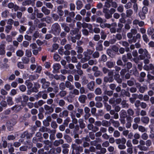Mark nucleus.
Returning a JSON list of instances; mask_svg holds the SVG:
<instances>
[{
	"instance_id": "obj_3",
	"label": "nucleus",
	"mask_w": 154,
	"mask_h": 154,
	"mask_svg": "<svg viewBox=\"0 0 154 154\" xmlns=\"http://www.w3.org/2000/svg\"><path fill=\"white\" fill-rule=\"evenodd\" d=\"M104 7L109 8L112 7L114 8H117L118 4L117 2L113 1V0H106L104 3Z\"/></svg>"
},
{
	"instance_id": "obj_7",
	"label": "nucleus",
	"mask_w": 154,
	"mask_h": 154,
	"mask_svg": "<svg viewBox=\"0 0 154 154\" xmlns=\"http://www.w3.org/2000/svg\"><path fill=\"white\" fill-rule=\"evenodd\" d=\"M6 42L5 41L3 40L0 44V55H3L5 53V47Z\"/></svg>"
},
{
	"instance_id": "obj_19",
	"label": "nucleus",
	"mask_w": 154,
	"mask_h": 154,
	"mask_svg": "<svg viewBox=\"0 0 154 154\" xmlns=\"http://www.w3.org/2000/svg\"><path fill=\"white\" fill-rule=\"evenodd\" d=\"M48 132L49 133H51L49 135V139L51 140H54L55 139V134L56 132V130H50Z\"/></svg>"
},
{
	"instance_id": "obj_12",
	"label": "nucleus",
	"mask_w": 154,
	"mask_h": 154,
	"mask_svg": "<svg viewBox=\"0 0 154 154\" xmlns=\"http://www.w3.org/2000/svg\"><path fill=\"white\" fill-rule=\"evenodd\" d=\"M87 128L89 130L92 131L93 132H95L99 130V128L96 126H94L91 124H89L87 125Z\"/></svg>"
},
{
	"instance_id": "obj_23",
	"label": "nucleus",
	"mask_w": 154,
	"mask_h": 154,
	"mask_svg": "<svg viewBox=\"0 0 154 154\" xmlns=\"http://www.w3.org/2000/svg\"><path fill=\"white\" fill-rule=\"evenodd\" d=\"M8 126V129L9 131H12L13 129L12 126L16 124L15 122L12 123L11 121H8L7 123Z\"/></svg>"
},
{
	"instance_id": "obj_60",
	"label": "nucleus",
	"mask_w": 154,
	"mask_h": 154,
	"mask_svg": "<svg viewBox=\"0 0 154 154\" xmlns=\"http://www.w3.org/2000/svg\"><path fill=\"white\" fill-rule=\"evenodd\" d=\"M123 25L122 23H119L118 24V28L117 29L116 32L120 33L122 31V29L123 27Z\"/></svg>"
},
{
	"instance_id": "obj_40",
	"label": "nucleus",
	"mask_w": 154,
	"mask_h": 154,
	"mask_svg": "<svg viewBox=\"0 0 154 154\" xmlns=\"http://www.w3.org/2000/svg\"><path fill=\"white\" fill-rule=\"evenodd\" d=\"M39 141L43 142L46 145H49L51 144V142L48 140L46 139L44 140H43L42 137L39 138Z\"/></svg>"
},
{
	"instance_id": "obj_54",
	"label": "nucleus",
	"mask_w": 154,
	"mask_h": 154,
	"mask_svg": "<svg viewBox=\"0 0 154 154\" xmlns=\"http://www.w3.org/2000/svg\"><path fill=\"white\" fill-rule=\"evenodd\" d=\"M51 128L54 130L56 129L58 127V125L55 121H52L51 123Z\"/></svg>"
},
{
	"instance_id": "obj_45",
	"label": "nucleus",
	"mask_w": 154,
	"mask_h": 154,
	"mask_svg": "<svg viewBox=\"0 0 154 154\" xmlns=\"http://www.w3.org/2000/svg\"><path fill=\"white\" fill-rule=\"evenodd\" d=\"M39 75L36 74L35 75H30L29 76V80L31 81H33L37 79L39 77Z\"/></svg>"
},
{
	"instance_id": "obj_42",
	"label": "nucleus",
	"mask_w": 154,
	"mask_h": 154,
	"mask_svg": "<svg viewBox=\"0 0 154 154\" xmlns=\"http://www.w3.org/2000/svg\"><path fill=\"white\" fill-rule=\"evenodd\" d=\"M136 85L140 87L139 88H138L139 91V92L141 93H143L147 89V87L144 86H140V84L139 83H137Z\"/></svg>"
},
{
	"instance_id": "obj_58",
	"label": "nucleus",
	"mask_w": 154,
	"mask_h": 154,
	"mask_svg": "<svg viewBox=\"0 0 154 154\" xmlns=\"http://www.w3.org/2000/svg\"><path fill=\"white\" fill-rule=\"evenodd\" d=\"M100 26L101 28L103 29H104L105 28H110V24L106 23H102L100 24Z\"/></svg>"
},
{
	"instance_id": "obj_43",
	"label": "nucleus",
	"mask_w": 154,
	"mask_h": 154,
	"mask_svg": "<svg viewBox=\"0 0 154 154\" xmlns=\"http://www.w3.org/2000/svg\"><path fill=\"white\" fill-rule=\"evenodd\" d=\"M104 81L106 83H107L108 82H112L114 79L112 77H107L105 76L104 78Z\"/></svg>"
},
{
	"instance_id": "obj_20",
	"label": "nucleus",
	"mask_w": 154,
	"mask_h": 154,
	"mask_svg": "<svg viewBox=\"0 0 154 154\" xmlns=\"http://www.w3.org/2000/svg\"><path fill=\"white\" fill-rule=\"evenodd\" d=\"M62 8L63 6L61 5L57 7V13L60 17H62L64 14V11L62 10Z\"/></svg>"
},
{
	"instance_id": "obj_22",
	"label": "nucleus",
	"mask_w": 154,
	"mask_h": 154,
	"mask_svg": "<svg viewBox=\"0 0 154 154\" xmlns=\"http://www.w3.org/2000/svg\"><path fill=\"white\" fill-rule=\"evenodd\" d=\"M141 35L140 34L138 33L137 34L136 36V38H133L132 39H129L128 42L130 44H132L133 42L135 43L137 42V39H140L141 38Z\"/></svg>"
},
{
	"instance_id": "obj_38",
	"label": "nucleus",
	"mask_w": 154,
	"mask_h": 154,
	"mask_svg": "<svg viewBox=\"0 0 154 154\" xmlns=\"http://www.w3.org/2000/svg\"><path fill=\"white\" fill-rule=\"evenodd\" d=\"M102 125L103 127H108L111 124V122L108 121L106 120H103L102 121Z\"/></svg>"
},
{
	"instance_id": "obj_53",
	"label": "nucleus",
	"mask_w": 154,
	"mask_h": 154,
	"mask_svg": "<svg viewBox=\"0 0 154 154\" xmlns=\"http://www.w3.org/2000/svg\"><path fill=\"white\" fill-rule=\"evenodd\" d=\"M126 16L127 17H130L133 14V11L131 9H128L126 11Z\"/></svg>"
},
{
	"instance_id": "obj_21",
	"label": "nucleus",
	"mask_w": 154,
	"mask_h": 154,
	"mask_svg": "<svg viewBox=\"0 0 154 154\" xmlns=\"http://www.w3.org/2000/svg\"><path fill=\"white\" fill-rule=\"evenodd\" d=\"M83 109H82L79 108H77V112L75 113V116L76 118H80L81 115H83Z\"/></svg>"
},
{
	"instance_id": "obj_15",
	"label": "nucleus",
	"mask_w": 154,
	"mask_h": 154,
	"mask_svg": "<svg viewBox=\"0 0 154 154\" xmlns=\"http://www.w3.org/2000/svg\"><path fill=\"white\" fill-rule=\"evenodd\" d=\"M94 52V51L90 49H87V50L85 51L83 53V54L85 57H88L90 59L91 58L90 55H92L93 53Z\"/></svg>"
},
{
	"instance_id": "obj_47",
	"label": "nucleus",
	"mask_w": 154,
	"mask_h": 154,
	"mask_svg": "<svg viewBox=\"0 0 154 154\" xmlns=\"http://www.w3.org/2000/svg\"><path fill=\"white\" fill-rule=\"evenodd\" d=\"M141 121L143 123L147 124L149 122V119L147 116L143 117L141 118Z\"/></svg>"
},
{
	"instance_id": "obj_5",
	"label": "nucleus",
	"mask_w": 154,
	"mask_h": 154,
	"mask_svg": "<svg viewBox=\"0 0 154 154\" xmlns=\"http://www.w3.org/2000/svg\"><path fill=\"white\" fill-rule=\"evenodd\" d=\"M32 137V135L31 133H29L27 131H26L23 132L20 136L21 139L19 140V141L23 142L24 141V139L25 138L26 139L30 138Z\"/></svg>"
},
{
	"instance_id": "obj_44",
	"label": "nucleus",
	"mask_w": 154,
	"mask_h": 154,
	"mask_svg": "<svg viewBox=\"0 0 154 154\" xmlns=\"http://www.w3.org/2000/svg\"><path fill=\"white\" fill-rule=\"evenodd\" d=\"M106 64L108 68L111 69L114 67L115 65V62L108 61L106 62Z\"/></svg>"
},
{
	"instance_id": "obj_18",
	"label": "nucleus",
	"mask_w": 154,
	"mask_h": 154,
	"mask_svg": "<svg viewBox=\"0 0 154 154\" xmlns=\"http://www.w3.org/2000/svg\"><path fill=\"white\" fill-rule=\"evenodd\" d=\"M61 27L63 28L64 31L67 33L69 32L70 31V28L67 25V24L65 23H60Z\"/></svg>"
},
{
	"instance_id": "obj_29",
	"label": "nucleus",
	"mask_w": 154,
	"mask_h": 154,
	"mask_svg": "<svg viewBox=\"0 0 154 154\" xmlns=\"http://www.w3.org/2000/svg\"><path fill=\"white\" fill-rule=\"evenodd\" d=\"M76 8L78 10L81 9L83 6V4L82 1L80 0H78L76 2Z\"/></svg>"
},
{
	"instance_id": "obj_63",
	"label": "nucleus",
	"mask_w": 154,
	"mask_h": 154,
	"mask_svg": "<svg viewBox=\"0 0 154 154\" xmlns=\"http://www.w3.org/2000/svg\"><path fill=\"white\" fill-rule=\"evenodd\" d=\"M120 133L118 130H116L113 132V136L116 138H118L120 136Z\"/></svg>"
},
{
	"instance_id": "obj_48",
	"label": "nucleus",
	"mask_w": 154,
	"mask_h": 154,
	"mask_svg": "<svg viewBox=\"0 0 154 154\" xmlns=\"http://www.w3.org/2000/svg\"><path fill=\"white\" fill-rule=\"evenodd\" d=\"M107 57L105 54L102 55L99 60V62H105L107 60Z\"/></svg>"
},
{
	"instance_id": "obj_1",
	"label": "nucleus",
	"mask_w": 154,
	"mask_h": 154,
	"mask_svg": "<svg viewBox=\"0 0 154 154\" xmlns=\"http://www.w3.org/2000/svg\"><path fill=\"white\" fill-rule=\"evenodd\" d=\"M69 93V94L67 96L66 100L69 103H72L73 101L74 98L76 96H78L79 94V90L78 89L73 88L72 90Z\"/></svg>"
},
{
	"instance_id": "obj_39",
	"label": "nucleus",
	"mask_w": 154,
	"mask_h": 154,
	"mask_svg": "<svg viewBox=\"0 0 154 154\" xmlns=\"http://www.w3.org/2000/svg\"><path fill=\"white\" fill-rule=\"evenodd\" d=\"M147 79L146 81L149 84L150 83V81L151 80H153L154 81V76L151 75L149 72H148V73L147 75Z\"/></svg>"
},
{
	"instance_id": "obj_16",
	"label": "nucleus",
	"mask_w": 154,
	"mask_h": 154,
	"mask_svg": "<svg viewBox=\"0 0 154 154\" xmlns=\"http://www.w3.org/2000/svg\"><path fill=\"white\" fill-rule=\"evenodd\" d=\"M64 17H67V16H70L74 17L75 15V13L74 12L72 11L69 12L67 10H65L64 11Z\"/></svg>"
},
{
	"instance_id": "obj_33",
	"label": "nucleus",
	"mask_w": 154,
	"mask_h": 154,
	"mask_svg": "<svg viewBox=\"0 0 154 154\" xmlns=\"http://www.w3.org/2000/svg\"><path fill=\"white\" fill-rule=\"evenodd\" d=\"M61 67L59 63H55L53 65V72L54 73L57 72V71L60 69Z\"/></svg>"
},
{
	"instance_id": "obj_62",
	"label": "nucleus",
	"mask_w": 154,
	"mask_h": 154,
	"mask_svg": "<svg viewBox=\"0 0 154 154\" xmlns=\"http://www.w3.org/2000/svg\"><path fill=\"white\" fill-rule=\"evenodd\" d=\"M16 54L17 56L19 57H21L24 54V52L21 50H19L16 52Z\"/></svg>"
},
{
	"instance_id": "obj_52",
	"label": "nucleus",
	"mask_w": 154,
	"mask_h": 154,
	"mask_svg": "<svg viewBox=\"0 0 154 154\" xmlns=\"http://www.w3.org/2000/svg\"><path fill=\"white\" fill-rule=\"evenodd\" d=\"M67 94V92L65 90H61L58 94L59 95L61 98L65 97Z\"/></svg>"
},
{
	"instance_id": "obj_36",
	"label": "nucleus",
	"mask_w": 154,
	"mask_h": 154,
	"mask_svg": "<svg viewBox=\"0 0 154 154\" xmlns=\"http://www.w3.org/2000/svg\"><path fill=\"white\" fill-rule=\"evenodd\" d=\"M101 141V140L100 138H96V140L90 142V144L92 146H96L98 143L100 142Z\"/></svg>"
},
{
	"instance_id": "obj_28",
	"label": "nucleus",
	"mask_w": 154,
	"mask_h": 154,
	"mask_svg": "<svg viewBox=\"0 0 154 154\" xmlns=\"http://www.w3.org/2000/svg\"><path fill=\"white\" fill-rule=\"evenodd\" d=\"M64 143V140L62 139L55 140L53 142V145L55 146H57L60 144H62Z\"/></svg>"
},
{
	"instance_id": "obj_59",
	"label": "nucleus",
	"mask_w": 154,
	"mask_h": 154,
	"mask_svg": "<svg viewBox=\"0 0 154 154\" xmlns=\"http://www.w3.org/2000/svg\"><path fill=\"white\" fill-rule=\"evenodd\" d=\"M94 93L97 95H101L102 93L101 89L99 88H97L95 90Z\"/></svg>"
},
{
	"instance_id": "obj_25",
	"label": "nucleus",
	"mask_w": 154,
	"mask_h": 154,
	"mask_svg": "<svg viewBox=\"0 0 154 154\" xmlns=\"http://www.w3.org/2000/svg\"><path fill=\"white\" fill-rule=\"evenodd\" d=\"M110 121L115 128H117L120 125L119 122L118 121H115L113 119H110Z\"/></svg>"
},
{
	"instance_id": "obj_35",
	"label": "nucleus",
	"mask_w": 154,
	"mask_h": 154,
	"mask_svg": "<svg viewBox=\"0 0 154 154\" xmlns=\"http://www.w3.org/2000/svg\"><path fill=\"white\" fill-rule=\"evenodd\" d=\"M127 112L125 110L122 109L119 112L120 118H125L127 117Z\"/></svg>"
},
{
	"instance_id": "obj_27",
	"label": "nucleus",
	"mask_w": 154,
	"mask_h": 154,
	"mask_svg": "<svg viewBox=\"0 0 154 154\" xmlns=\"http://www.w3.org/2000/svg\"><path fill=\"white\" fill-rule=\"evenodd\" d=\"M70 113V116L72 119V123L74 124H77L78 123V121L75 118V116L73 113L72 112Z\"/></svg>"
},
{
	"instance_id": "obj_8",
	"label": "nucleus",
	"mask_w": 154,
	"mask_h": 154,
	"mask_svg": "<svg viewBox=\"0 0 154 154\" xmlns=\"http://www.w3.org/2000/svg\"><path fill=\"white\" fill-rule=\"evenodd\" d=\"M40 82L42 84V88L44 89H46L49 86L50 84L49 82L46 81V80L45 78L41 79Z\"/></svg>"
},
{
	"instance_id": "obj_34",
	"label": "nucleus",
	"mask_w": 154,
	"mask_h": 154,
	"mask_svg": "<svg viewBox=\"0 0 154 154\" xmlns=\"http://www.w3.org/2000/svg\"><path fill=\"white\" fill-rule=\"evenodd\" d=\"M69 113L68 110H64L60 113L59 116L60 117L62 116L63 117H67L69 115Z\"/></svg>"
},
{
	"instance_id": "obj_31",
	"label": "nucleus",
	"mask_w": 154,
	"mask_h": 154,
	"mask_svg": "<svg viewBox=\"0 0 154 154\" xmlns=\"http://www.w3.org/2000/svg\"><path fill=\"white\" fill-rule=\"evenodd\" d=\"M44 108L46 111H48V113L50 114L54 111V109L51 106H50L48 105H45L44 106Z\"/></svg>"
},
{
	"instance_id": "obj_24",
	"label": "nucleus",
	"mask_w": 154,
	"mask_h": 154,
	"mask_svg": "<svg viewBox=\"0 0 154 154\" xmlns=\"http://www.w3.org/2000/svg\"><path fill=\"white\" fill-rule=\"evenodd\" d=\"M45 102L42 100H40L37 102L35 103L34 104V106L35 108H38L39 106H42L45 104Z\"/></svg>"
},
{
	"instance_id": "obj_51",
	"label": "nucleus",
	"mask_w": 154,
	"mask_h": 154,
	"mask_svg": "<svg viewBox=\"0 0 154 154\" xmlns=\"http://www.w3.org/2000/svg\"><path fill=\"white\" fill-rule=\"evenodd\" d=\"M70 31V34L72 35H75L78 33L79 30L78 28H75L72 29Z\"/></svg>"
},
{
	"instance_id": "obj_37",
	"label": "nucleus",
	"mask_w": 154,
	"mask_h": 154,
	"mask_svg": "<svg viewBox=\"0 0 154 154\" xmlns=\"http://www.w3.org/2000/svg\"><path fill=\"white\" fill-rule=\"evenodd\" d=\"M66 88H68L69 90H72L74 87V86L69 81H66L65 82Z\"/></svg>"
},
{
	"instance_id": "obj_10",
	"label": "nucleus",
	"mask_w": 154,
	"mask_h": 154,
	"mask_svg": "<svg viewBox=\"0 0 154 154\" xmlns=\"http://www.w3.org/2000/svg\"><path fill=\"white\" fill-rule=\"evenodd\" d=\"M108 8H104L103 9V12L104 14V17L106 19H109L112 17V15L109 12Z\"/></svg>"
},
{
	"instance_id": "obj_4",
	"label": "nucleus",
	"mask_w": 154,
	"mask_h": 154,
	"mask_svg": "<svg viewBox=\"0 0 154 154\" xmlns=\"http://www.w3.org/2000/svg\"><path fill=\"white\" fill-rule=\"evenodd\" d=\"M138 51L139 53L141 54L139 57L141 60L144 59L145 56L147 58L149 57V56L146 49L141 48L139 49Z\"/></svg>"
},
{
	"instance_id": "obj_64",
	"label": "nucleus",
	"mask_w": 154,
	"mask_h": 154,
	"mask_svg": "<svg viewBox=\"0 0 154 154\" xmlns=\"http://www.w3.org/2000/svg\"><path fill=\"white\" fill-rule=\"evenodd\" d=\"M149 113L150 117L154 118V107H151Z\"/></svg>"
},
{
	"instance_id": "obj_55",
	"label": "nucleus",
	"mask_w": 154,
	"mask_h": 154,
	"mask_svg": "<svg viewBox=\"0 0 154 154\" xmlns=\"http://www.w3.org/2000/svg\"><path fill=\"white\" fill-rule=\"evenodd\" d=\"M128 116L134 117V112L131 108L128 109L127 111Z\"/></svg>"
},
{
	"instance_id": "obj_32",
	"label": "nucleus",
	"mask_w": 154,
	"mask_h": 154,
	"mask_svg": "<svg viewBox=\"0 0 154 154\" xmlns=\"http://www.w3.org/2000/svg\"><path fill=\"white\" fill-rule=\"evenodd\" d=\"M41 11L45 15H48L50 13V10L44 6L41 8Z\"/></svg>"
},
{
	"instance_id": "obj_2",
	"label": "nucleus",
	"mask_w": 154,
	"mask_h": 154,
	"mask_svg": "<svg viewBox=\"0 0 154 154\" xmlns=\"http://www.w3.org/2000/svg\"><path fill=\"white\" fill-rule=\"evenodd\" d=\"M51 30L53 34L56 35H58L61 32V29L58 23H54L52 25Z\"/></svg>"
},
{
	"instance_id": "obj_56",
	"label": "nucleus",
	"mask_w": 154,
	"mask_h": 154,
	"mask_svg": "<svg viewBox=\"0 0 154 154\" xmlns=\"http://www.w3.org/2000/svg\"><path fill=\"white\" fill-rule=\"evenodd\" d=\"M32 3L31 0H26L24 1L22 3V5L23 6L29 5H31Z\"/></svg>"
},
{
	"instance_id": "obj_50",
	"label": "nucleus",
	"mask_w": 154,
	"mask_h": 154,
	"mask_svg": "<svg viewBox=\"0 0 154 154\" xmlns=\"http://www.w3.org/2000/svg\"><path fill=\"white\" fill-rule=\"evenodd\" d=\"M50 129L44 126H42L39 129V131L42 132H47L50 131Z\"/></svg>"
},
{
	"instance_id": "obj_61",
	"label": "nucleus",
	"mask_w": 154,
	"mask_h": 154,
	"mask_svg": "<svg viewBox=\"0 0 154 154\" xmlns=\"http://www.w3.org/2000/svg\"><path fill=\"white\" fill-rule=\"evenodd\" d=\"M103 46L102 44H100L97 43L96 48V50L98 51H102L103 50Z\"/></svg>"
},
{
	"instance_id": "obj_6",
	"label": "nucleus",
	"mask_w": 154,
	"mask_h": 154,
	"mask_svg": "<svg viewBox=\"0 0 154 154\" xmlns=\"http://www.w3.org/2000/svg\"><path fill=\"white\" fill-rule=\"evenodd\" d=\"M71 147L72 149L71 154H75L74 150H75L76 152L79 151L80 152H82L83 151V147L75 144H72Z\"/></svg>"
},
{
	"instance_id": "obj_17",
	"label": "nucleus",
	"mask_w": 154,
	"mask_h": 154,
	"mask_svg": "<svg viewBox=\"0 0 154 154\" xmlns=\"http://www.w3.org/2000/svg\"><path fill=\"white\" fill-rule=\"evenodd\" d=\"M87 99L86 96L84 94L81 95L78 97V100L80 103L82 104L85 103V101Z\"/></svg>"
},
{
	"instance_id": "obj_11",
	"label": "nucleus",
	"mask_w": 154,
	"mask_h": 154,
	"mask_svg": "<svg viewBox=\"0 0 154 154\" xmlns=\"http://www.w3.org/2000/svg\"><path fill=\"white\" fill-rule=\"evenodd\" d=\"M117 26V23L114 22L110 24V28H108L109 29L111 33H115L116 32V27Z\"/></svg>"
},
{
	"instance_id": "obj_13",
	"label": "nucleus",
	"mask_w": 154,
	"mask_h": 154,
	"mask_svg": "<svg viewBox=\"0 0 154 154\" xmlns=\"http://www.w3.org/2000/svg\"><path fill=\"white\" fill-rule=\"evenodd\" d=\"M8 7L10 9L13 8L15 11H17L19 9L18 6L11 2H10L8 4Z\"/></svg>"
},
{
	"instance_id": "obj_9",
	"label": "nucleus",
	"mask_w": 154,
	"mask_h": 154,
	"mask_svg": "<svg viewBox=\"0 0 154 154\" xmlns=\"http://www.w3.org/2000/svg\"><path fill=\"white\" fill-rule=\"evenodd\" d=\"M84 110L85 112L84 116V119L85 120H87L91 116V114L90 113V110L88 107L86 106L84 108Z\"/></svg>"
},
{
	"instance_id": "obj_46",
	"label": "nucleus",
	"mask_w": 154,
	"mask_h": 154,
	"mask_svg": "<svg viewBox=\"0 0 154 154\" xmlns=\"http://www.w3.org/2000/svg\"><path fill=\"white\" fill-rule=\"evenodd\" d=\"M122 107L123 108H128L129 107V104L127 103V101L123 100L121 103Z\"/></svg>"
},
{
	"instance_id": "obj_26",
	"label": "nucleus",
	"mask_w": 154,
	"mask_h": 154,
	"mask_svg": "<svg viewBox=\"0 0 154 154\" xmlns=\"http://www.w3.org/2000/svg\"><path fill=\"white\" fill-rule=\"evenodd\" d=\"M133 24L134 25L138 24L140 27H142L144 25V23L143 21H140L138 20L135 19L133 22Z\"/></svg>"
},
{
	"instance_id": "obj_57",
	"label": "nucleus",
	"mask_w": 154,
	"mask_h": 154,
	"mask_svg": "<svg viewBox=\"0 0 154 154\" xmlns=\"http://www.w3.org/2000/svg\"><path fill=\"white\" fill-rule=\"evenodd\" d=\"M7 101L9 105H11L14 103L12 100V98L10 96H7Z\"/></svg>"
},
{
	"instance_id": "obj_14",
	"label": "nucleus",
	"mask_w": 154,
	"mask_h": 154,
	"mask_svg": "<svg viewBox=\"0 0 154 154\" xmlns=\"http://www.w3.org/2000/svg\"><path fill=\"white\" fill-rule=\"evenodd\" d=\"M95 85L94 82L93 81H91L87 84V88L90 91H93Z\"/></svg>"
},
{
	"instance_id": "obj_49",
	"label": "nucleus",
	"mask_w": 154,
	"mask_h": 154,
	"mask_svg": "<svg viewBox=\"0 0 154 154\" xmlns=\"http://www.w3.org/2000/svg\"><path fill=\"white\" fill-rule=\"evenodd\" d=\"M13 26L11 25H7L5 26V31L7 34H8L12 30Z\"/></svg>"
},
{
	"instance_id": "obj_41",
	"label": "nucleus",
	"mask_w": 154,
	"mask_h": 154,
	"mask_svg": "<svg viewBox=\"0 0 154 154\" xmlns=\"http://www.w3.org/2000/svg\"><path fill=\"white\" fill-rule=\"evenodd\" d=\"M79 127L81 129L84 128L85 127V124L84 123V120L82 119H80L78 120Z\"/></svg>"
},
{
	"instance_id": "obj_30",
	"label": "nucleus",
	"mask_w": 154,
	"mask_h": 154,
	"mask_svg": "<svg viewBox=\"0 0 154 154\" xmlns=\"http://www.w3.org/2000/svg\"><path fill=\"white\" fill-rule=\"evenodd\" d=\"M114 79L118 83H122V79L120 78V75L119 73L115 74L114 75Z\"/></svg>"
}]
</instances>
